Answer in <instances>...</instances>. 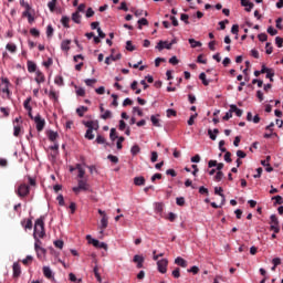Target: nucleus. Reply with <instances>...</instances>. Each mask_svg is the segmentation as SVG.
<instances>
[{"label":"nucleus","instance_id":"obj_48","mask_svg":"<svg viewBox=\"0 0 283 283\" xmlns=\"http://www.w3.org/2000/svg\"><path fill=\"white\" fill-rule=\"evenodd\" d=\"M34 13H22V17H27L29 23H33L34 21V15H32Z\"/></svg>","mask_w":283,"mask_h":283},{"label":"nucleus","instance_id":"obj_63","mask_svg":"<svg viewBox=\"0 0 283 283\" xmlns=\"http://www.w3.org/2000/svg\"><path fill=\"white\" fill-rule=\"evenodd\" d=\"M275 43H276L277 48H282V45H283V39L280 38V36H276V38H275Z\"/></svg>","mask_w":283,"mask_h":283},{"label":"nucleus","instance_id":"obj_15","mask_svg":"<svg viewBox=\"0 0 283 283\" xmlns=\"http://www.w3.org/2000/svg\"><path fill=\"white\" fill-rule=\"evenodd\" d=\"M43 275L48 280H52L54 277V274L52 273V269H50V266H43Z\"/></svg>","mask_w":283,"mask_h":283},{"label":"nucleus","instance_id":"obj_13","mask_svg":"<svg viewBox=\"0 0 283 283\" xmlns=\"http://www.w3.org/2000/svg\"><path fill=\"white\" fill-rule=\"evenodd\" d=\"M230 112L233 114H235V116H238L239 118L242 116V114H244V112L240 108H238V106L235 104L230 105Z\"/></svg>","mask_w":283,"mask_h":283},{"label":"nucleus","instance_id":"obj_3","mask_svg":"<svg viewBox=\"0 0 283 283\" xmlns=\"http://www.w3.org/2000/svg\"><path fill=\"white\" fill-rule=\"evenodd\" d=\"M30 193V186L22 184L18 187L17 195L19 198H25Z\"/></svg>","mask_w":283,"mask_h":283},{"label":"nucleus","instance_id":"obj_18","mask_svg":"<svg viewBox=\"0 0 283 283\" xmlns=\"http://www.w3.org/2000/svg\"><path fill=\"white\" fill-rule=\"evenodd\" d=\"M86 240L88 241V244H93V247H95V249H98V245L101 244V241L96 240V239H92V235H86Z\"/></svg>","mask_w":283,"mask_h":283},{"label":"nucleus","instance_id":"obj_24","mask_svg":"<svg viewBox=\"0 0 283 283\" xmlns=\"http://www.w3.org/2000/svg\"><path fill=\"white\" fill-rule=\"evenodd\" d=\"M188 42L191 48H202V42L196 41V39H189Z\"/></svg>","mask_w":283,"mask_h":283},{"label":"nucleus","instance_id":"obj_44","mask_svg":"<svg viewBox=\"0 0 283 283\" xmlns=\"http://www.w3.org/2000/svg\"><path fill=\"white\" fill-rule=\"evenodd\" d=\"M103 120H107V118H112V111H105L104 114L101 115Z\"/></svg>","mask_w":283,"mask_h":283},{"label":"nucleus","instance_id":"obj_10","mask_svg":"<svg viewBox=\"0 0 283 283\" xmlns=\"http://www.w3.org/2000/svg\"><path fill=\"white\" fill-rule=\"evenodd\" d=\"M133 262H135V264H137V269H143V264L145 262V258L143 255L136 254L133 258Z\"/></svg>","mask_w":283,"mask_h":283},{"label":"nucleus","instance_id":"obj_46","mask_svg":"<svg viewBox=\"0 0 283 283\" xmlns=\"http://www.w3.org/2000/svg\"><path fill=\"white\" fill-rule=\"evenodd\" d=\"M272 200H275L274 205H282L283 203V198L280 195L272 197Z\"/></svg>","mask_w":283,"mask_h":283},{"label":"nucleus","instance_id":"obj_58","mask_svg":"<svg viewBox=\"0 0 283 283\" xmlns=\"http://www.w3.org/2000/svg\"><path fill=\"white\" fill-rule=\"evenodd\" d=\"M123 143H125V137H118L117 149H123Z\"/></svg>","mask_w":283,"mask_h":283},{"label":"nucleus","instance_id":"obj_36","mask_svg":"<svg viewBox=\"0 0 283 283\" xmlns=\"http://www.w3.org/2000/svg\"><path fill=\"white\" fill-rule=\"evenodd\" d=\"M148 24H149V22L145 18H142L138 20V29L139 30H143V25H148Z\"/></svg>","mask_w":283,"mask_h":283},{"label":"nucleus","instance_id":"obj_62","mask_svg":"<svg viewBox=\"0 0 283 283\" xmlns=\"http://www.w3.org/2000/svg\"><path fill=\"white\" fill-rule=\"evenodd\" d=\"M268 33H270L271 36H275V34H277V30H275L273 27H269Z\"/></svg>","mask_w":283,"mask_h":283},{"label":"nucleus","instance_id":"obj_54","mask_svg":"<svg viewBox=\"0 0 283 283\" xmlns=\"http://www.w3.org/2000/svg\"><path fill=\"white\" fill-rule=\"evenodd\" d=\"M166 114H167V117H168V118H171V116H176V115H177L176 111L172 109V108H168V109L166 111Z\"/></svg>","mask_w":283,"mask_h":283},{"label":"nucleus","instance_id":"obj_43","mask_svg":"<svg viewBox=\"0 0 283 283\" xmlns=\"http://www.w3.org/2000/svg\"><path fill=\"white\" fill-rule=\"evenodd\" d=\"M6 48L9 52H17V44L8 43Z\"/></svg>","mask_w":283,"mask_h":283},{"label":"nucleus","instance_id":"obj_9","mask_svg":"<svg viewBox=\"0 0 283 283\" xmlns=\"http://www.w3.org/2000/svg\"><path fill=\"white\" fill-rule=\"evenodd\" d=\"M20 6H22V8H24V11L22 12V14H32L34 13V10L32 9V6H30V3L22 1L20 2Z\"/></svg>","mask_w":283,"mask_h":283},{"label":"nucleus","instance_id":"obj_52","mask_svg":"<svg viewBox=\"0 0 283 283\" xmlns=\"http://www.w3.org/2000/svg\"><path fill=\"white\" fill-rule=\"evenodd\" d=\"M49 97L53 101H59V95H56V92H54L53 90L49 92Z\"/></svg>","mask_w":283,"mask_h":283},{"label":"nucleus","instance_id":"obj_7","mask_svg":"<svg viewBox=\"0 0 283 283\" xmlns=\"http://www.w3.org/2000/svg\"><path fill=\"white\" fill-rule=\"evenodd\" d=\"M109 218L107 217V214H104V217H102L101 219V226H99V234L103 235V233H105V230L107 228V226L109 224Z\"/></svg>","mask_w":283,"mask_h":283},{"label":"nucleus","instance_id":"obj_50","mask_svg":"<svg viewBox=\"0 0 283 283\" xmlns=\"http://www.w3.org/2000/svg\"><path fill=\"white\" fill-rule=\"evenodd\" d=\"M222 178H224V172H222V171H218L217 175L214 176V180L217 182H220V180H222Z\"/></svg>","mask_w":283,"mask_h":283},{"label":"nucleus","instance_id":"obj_45","mask_svg":"<svg viewBox=\"0 0 283 283\" xmlns=\"http://www.w3.org/2000/svg\"><path fill=\"white\" fill-rule=\"evenodd\" d=\"M196 118H198V113H195L190 116V118L188 119V125H193V123H196Z\"/></svg>","mask_w":283,"mask_h":283},{"label":"nucleus","instance_id":"obj_49","mask_svg":"<svg viewBox=\"0 0 283 283\" xmlns=\"http://www.w3.org/2000/svg\"><path fill=\"white\" fill-rule=\"evenodd\" d=\"M265 53L266 54H273V46H271V42H268L265 44Z\"/></svg>","mask_w":283,"mask_h":283},{"label":"nucleus","instance_id":"obj_12","mask_svg":"<svg viewBox=\"0 0 283 283\" xmlns=\"http://www.w3.org/2000/svg\"><path fill=\"white\" fill-rule=\"evenodd\" d=\"M35 82L38 85H41V83H45V75L41 71L35 72Z\"/></svg>","mask_w":283,"mask_h":283},{"label":"nucleus","instance_id":"obj_26","mask_svg":"<svg viewBox=\"0 0 283 283\" xmlns=\"http://www.w3.org/2000/svg\"><path fill=\"white\" fill-rule=\"evenodd\" d=\"M87 106H80L78 108H76V114L80 116V117H83L85 116V112H87Z\"/></svg>","mask_w":283,"mask_h":283},{"label":"nucleus","instance_id":"obj_8","mask_svg":"<svg viewBox=\"0 0 283 283\" xmlns=\"http://www.w3.org/2000/svg\"><path fill=\"white\" fill-rule=\"evenodd\" d=\"M72 171H77V180L85 178V168L81 164H77L75 168H72Z\"/></svg>","mask_w":283,"mask_h":283},{"label":"nucleus","instance_id":"obj_57","mask_svg":"<svg viewBox=\"0 0 283 283\" xmlns=\"http://www.w3.org/2000/svg\"><path fill=\"white\" fill-rule=\"evenodd\" d=\"M93 15H94V9L88 8V9L86 10V12H85L86 19H90V18H92Z\"/></svg>","mask_w":283,"mask_h":283},{"label":"nucleus","instance_id":"obj_32","mask_svg":"<svg viewBox=\"0 0 283 283\" xmlns=\"http://www.w3.org/2000/svg\"><path fill=\"white\" fill-rule=\"evenodd\" d=\"M28 72L32 73V72H36V64L32 61L28 62Z\"/></svg>","mask_w":283,"mask_h":283},{"label":"nucleus","instance_id":"obj_61","mask_svg":"<svg viewBox=\"0 0 283 283\" xmlns=\"http://www.w3.org/2000/svg\"><path fill=\"white\" fill-rule=\"evenodd\" d=\"M224 154H226V155H224V160H226V163H232L231 153L226 150Z\"/></svg>","mask_w":283,"mask_h":283},{"label":"nucleus","instance_id":"obj_41","mask_svg":"<svg viewBox=\"0 0 283 283\" xmlns=\"http://www.w3.org/2000/svg\"><path fill=\"white\" fill-rule=\"evenodd\" d=\"M32 260H34L32 255H27V258L22 260V264H24V266H28V264L32 263Z\"/></svg>","mask_w":283,"mask_h":283},{"label":"nucleus","instance_id":"obj_53","mask_svg":"<svg viewBox=\"0 0 283 283\" xmlns=\"http://www.w3.org/2000/svg\"><path fill=\"white\" fill-rule=\"evenodd\" d=\"M75 90L77 96H85V88H77V86H75Z\"/></svg>","mask_w":283,"mask_h":283},{"label":"nucleus","instance_id":"obj_59","mask_svg":"<svg viewBox=\"0 0 283 283\" xmlns=\"http://www.w3.org/2000/svg\"><path fill=\"white\" fill-rule=\"evenodd\" d=\"M176 202H177L178 207H185V199H184V197H178L176 199Z\"/></svg>","mask_w":283,"mask_h":283},{"label":"nucleus","instance_id":"obj_27","mask_svg":"<svg viewBox=\"0 0 283 283\" xmlns=\"http://www.w3.org/2000/svg\"><path fill=\"white\" fill-rule=\"evenodd\" d=\"M93 273H94L97 282L103 283V279L101 277V273H98V265H95L93 268Z\"/></svg>","mask_w":283,"mask_h":283},{"label":"nucleus","instance_id":"obj_17","mask_svg":"<svg viewBox=\"0 0 283 283\" xmlns=\"http://www.w3.org/2000/svg\"><path fill=\"white\" fill-rule=\"evenodd\" d=\"M175 264H177L178 266H181L182 269H187V261L181 256H178L177 259H175Z\"/></svg>","mask_w":283,"mask_h":283},{"label":"nucleus","instance_id":"obj_22","mask_svg":"<svg viewBox=\"0 0 283 283\" xmlns=\"http://www.w3.org/2000/svg\"><path fill=\"white\" fill-rule=\"evenodd\" d=\"M54 145L50 146L49 149H51V151H53V154H51L52 158L56 157V154H59V143L53 142Z\"/></svg>","mask_w":283,"mask_h":283},{"label":"nucleus","instance_id":"obj_38","mask_svg":"<svg viewBox=\"0 0 283 283\" xmlns=\"http://www.w3.org/2000/svg\"><path fill=\"white\" fill-rule=\"evenodd\" d=\"M130 154L133 156H136L137 154H140V147L138 145H134L130 149Z\"/></svg>","mask_w":283,"mask_h":283},{"label":"nucleus","instance_id":"obj_25","mask_svg":"<svg viewBox=\"0 0 283 283\" xmlns=\"http://www.w3.org/2000/svg\"><path fill=\"white\" fill-rule=\"evenodd\" d=\"M222 191H224V190L222 189V187H216V188H214V193H216L217 196H220V197L222 198V203H221V205H224V193H222Z\"/></svg>","mask_w":283,"mask_h":283},{"label":"nucleus","instance_id":"obj_23","mask_svg":"<svg viewBox=\"0 0 283 283\" xmlns=\"http://www.w3.org/2000/svg\"><path fill=\"white\" fill-rule=\"evenodd\" d=\"M84 125L87 129H98V124L92 120L85 122Z\"/></svg>","mask_w":283,"mask_h":283},{"label":"nucleus","instance_id":"obj_29","mask_svg":"<svg viewBox=\"0 0 283 283\" xmlns=\"http://www.w3.org/2000/svg\"><path fill=\"white\" fill-rule=\"evenodd\" d=\"M199 78L200 81H202V85H205L206 87L209 85V83H211L209 80H207V74L205 73H200Z\"/></svg>","mask_w":283,"mask_h":283},{"label":"nucleus","instance_id":"obj_34","mask_svg":"<svg viewBox=\"0 0 283 283\" xmlns=\"http://www.w3.org/2000/svg\"><path fill=\"white\" fill-rule=\"evenodd\" d=\"M150 120H151L154 127H160V119H158V117H156V115L150 116Z\"/></svg>","mask_w":283,"mask_h":283},{"label":"nucleus","instance_id":"obj_31","mask_svg":"<svg viewBox=\"0 0 283 283\" xmlns=\"http://www.w3.org/2000/svg\"><path fill=\"white\" fill-rule=\"evenodd\" d=\"M72 21H74V23H81V13L78 11L72 14Z\"/></svg>","mask_w":283,"mask_h":283},{"label":"nucleus","instance_id":"obj_20","mask_svg":"<svg viewBox=\"0 0 283 283\" xmlns=\"http://www.w3.org/2000/svg\"><path fill=\"white\" fill-rule=\"evenodd\" d=\"M134 185H136V187H143V185H145V177L143 176L135 177Z\"/></svg>","mask_w":283,"mask_h":283},{"label":"nucleus","instance_id":"obj_16","mask_svg":"<svg viewBox=\"0 0 283 283\" xmlns=\"http://www.w3.org/2000/svg\"><path fill=\"white\" fill-rule=\"evenodd\" d=\"M241 6L242 8H244L245 12H251V10H253V2L250 1H241Z\"/></svg>","mask_w":283,"mask_h":283},{"label":"nucleus","instance_id":"obj_11","mask_svg":"<svg viewBox=\"0 0 283 283\" xmlns=\"http://www.w3.org/2000/svg\"><path fill=\"white\" fill-rule=\"evenodd\" d=\"M157 50L161 51V50H171V44L167 41H159L157 46H156Z\"/></svg>","mask_w":283,"mask_h":283},{"label":"nucleus","instance_id":"obj_5","mask_svg":"<svg viewBox=\"0 0 283 283\" xmlns=\"http://www.w3.org/2000/svg\"><path fill=\"white\" fill-rule=\"evenodd\" d=\"M167 266H169V261L167 259H161L157 261V269L159 273H167Z\"/></svg>","mask_w":283,"mask_h":283},{"label":"nucleus","instance_id":"obj_33","mask_svg":"<svg viewBox=\"0 0 283 283\" xmlns=\"http://www.w3.org/2000/svg\"><path fill=\"white\" fill-rule=\"evenodd\" d=\"M54 83H55V85H59L60 87H63V85H64L63 76L56 75L55 78H54Z\"/></svg>","mask_w":283,"mask_h":283},{"label":"nucleus","instance_id":"obj_56","mask_svg":"<svg viewBox=\"0 0 283 283\" xmlns=\"http://www.w3.org/2000/svg\"><path fill=\"white\" fill-rule=\"evenodd\" d=\"M53 244L56 249H63V240H55Z\"/></svg>","mask_w":283,"mask_h":283},{"label":"nucleus","instance_id":"obj_30","mask_svg":"<svg viewBox=\"0 0 283 283\" xmlns=\"http://www.w3.org/2000/svg\"><path fill=\"white\" fill-rule=\"evenodd\" d=\"M32 101V97H28L24 103H23V106H24V109H27V112H32V106H30V102Z\"/></svg>","mask_w":283,"mask_h":283},{"label":"nucleus","instance_id":"obj_6","mask_svg":"<svg viewBox=\"0 0 283 283\" xmlns=\"http://www.w3.org/2000/svg\"><path fill=\"white\" fill-rule=\"evenodd\" d=\"M0 92L7 94V98H10V81L8 78H2V85H0Z\"/></svg>","mask_w":283,"mask_h":283},{"label":"nucleus","instance_id":"obj_39","mask_svg":"<svg viewBox=\"0 0 283 283\" xmlns=\"http://www.w3.org/2000/svg\"><path fill=\"white\" fill-rule=\"evenodd\" d=\"M85 138H87L88 140H94V129H87Z\"/></svg>","mask_w":283,"mask_h":283},{"label":"nucleus","instance_id":"obj_28","mask_svg":"<svg viewBox=\"0 0 283 283\" xmlns=\"http://www.w3.org/2000/svg\"><path fill=\"white\" fill-rule=\"evenodd\" d=\"M35 252H36V256L39 259L43 258V255H45L46 251L44 248L40 247V248H34Z\"/></svg>","mask_w":283,"mask_h":283},{"label":"nucleus","instance_id":"obj_37","mask_svg":"<svg viewBox=\"0 0 283 283\" xmlns=\"http://www.w3.org/2000/svg\"><path fill=\"white\" fill-rule=\"evenodd\" d=\"M53 34H54V28H52V24H49L46 27V36L50 39L53 36Z\"/></svg>","mask_w":283,"mask_h":283},{"label":"nucleus","instance_id":"obj_40","mask_svg":"<svg viewBox=\"0 0 283 283\" xmlns=\"http://www.w3.org/2000/svg\"><path fill=\"white\" fill-rule=\"evenodd\" d=\"M21 224L24 229H32V219H28L27 222L22 221Z\"/></svg>","mask_w":283,"mask_h":283},{"label":"nucleus","instance_id":"obj_60","mask_svg":"<svg viewBox=\"0 0 283 283\" xmlns=\"http://www.w3.org/2000/svg\"><path fill=\"white\" fill-rule=\"evenodd\" d=\"M30 34H32V36H40L41 32H39V29L33 28L30 30Z\"/></svg>","mask_w":283,"mask_h":283},{"label":"nucleus","instance_id":"obj_14","mask_svg":"<svg viewBox=\"0 0 283 283\" xmlns=\"http://www.w3.org/2000/svg\"><path fill=\"white\" fill-rule=\"evenodd\" d=\"M71 45H72V41H71V40H64V41H62V43H61V50H62L63 52H70Z\"/></svg>","mask_w":283,"mask_h":283},{"label":"nucleus","instance_id":"obj_35","mask_svg":"<svg viewBox=\"0 0 283 283\" xmlns=\"http://www.w3.org/2000/svg\"><path fill=\"white\" fill-rule=\"evenodd\" d=\"M270 224L271 226H280V220H277V217L275 216V214H272L271 217H270Z\"/></svg>","mask_w":283,"mask_h":283},{"label":"nucleus","instance_id":"obj_55","mask_svg":"<svg viewBox=\"0 0 283 283\" xmlns=\"http://www.w3.org/2000/svg\"><path fill=\"white\" fill-rule=\"evenodd\" d=\"M259 41H261L262 43H264V41H268L269 35H266V33H261L258 35Z\"/></svg>","mask_w":283,"mask_h":283},{"label":"nucleus","instance_id":"obj_51","mask_svg":"<svg viewBox=\"0 0 283 283\" xmlns=\"http://www.w3.org/2000/svg\"><path fill=\"white\" fill-rule=\"evenodd\" d=\"M109 138L111 140H116V138H118V135H116V128L111 129Z\"/></svg>","mask_w":283,"mask_h":283},{"label":"nucleus","instance_id":"obj_2","mask_svg":"<svg viewBox=\"0 0 283 283\" xmlns=\"http://www.w3.org/2000/svg\"><path fill=\"white\" fill-rule=\"evenodd\" d=\"M90 190V184H87V178L77 179V187L73 188V191L75 193H78V191H88Z\"/></svg>","mask_w":283,"mask_h":283},{"label":"nucleus","instance_id":"obj_42","mask_svg":"<svg viewBox=\"0 0 283 283\" xmlns=\"http://www.w3.org/2000/svg\"><path fill=\"white\" fill-rule=\"evenodd\" d=\"M61 23H62V25H64V28H70V18L62 17Z\"/></svg>","mask_w":283,"mask_h":283},{"label":"nucleus","instance_id":"obj_4","mask_svg":"<svg viewBox=\"0 0 283 283\" xmlns=\"http://www.w3.org/2000/svg\"><path fill=\"white\" fill-rule=\"evenodd\" d=\"M34 123H35V127L38 129V132H43L44 127H45V119H43L41 117L40 114H38L34 118H33Z\"/></svg>","mask_w":283,"mask_h":283},{"label":"nucleus","instance_id":"obj_19","mask_svg":"<svg viewBox=\"0 0 283 283\" xmlns=\"http://www.w3.org/2000/svg\"><path fill=\"white\" fill-rule=\"evenodd\" d=\"M19 275H21V265L13 263V277H19Z\"/></svg>","mask_w":283,"mask_h":283},{"label":"nucleus","instance_id":"obj_64","mask_svg":"<svg viewBox=\"0 0 283 283\" xmlns=\"http://www.w3.org/2000/svg\"><path fill=\"white\" fill-rule=\"evenodd\" d=\"M270 231H274V233H280V226H271Z\"/></svg>","mask_w":283,"mask_h":283},{"label":"nucleus","instance_id":"obj_21","mask_svg":"<svg viewBox=\"0 0 283 283\" xmlns=\"http://www.w3.org/2000/svg\"><path fill=\"white\" fill-rule=\"evenodd\" d=\"M49 136V140H51V143H56V139L59 138V133L54 132V130H50L48 133Z\"/></svg>","mask_w":283,"mask_h":283},{"label":"nucleus","instance_id":"obj_1","mask_svg":"<svg viewBox=\"0 0 283 283\" xmlns=\"http://www.w3.org/2000/svg\"><path fill=\"white\" fill-rule=\"evenodd\" d=\"M45 217L35 220L33 238H45Z\"/></svg>","mask_w":283,"mask_h":283},{"label":"nucleus","instance_id":"obj_47","mask_svg":"<svg viewBox=\"0 0 283 283\" xmlns=\"http://www.w3.org/2000/svg\"><path fill=\"white\" fill-rule=\"evenodd\" d=\"M126 50L128 52H134V50H136V46H134V44H132V41H127L126 42Z\"/></svg>","mask_w":283,"mask_h":283}]
</instances>
